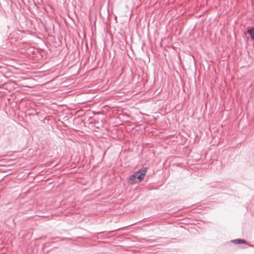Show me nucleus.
<instances>
[{"mask_svg":"<svg viewBox=\"0 0 254 254\" xmlns=\"http://www.w3.org/2000/svg\"><path fill=\"white\" fill-rule=\"evenodd\" d=\"M232 242L236 244H247V242L243 239H237L233 240Z\"/></svg>","mask_w":254,"mask_h":254,"instance_id":"obj_2","label":"nucleus"},{"mask_svg":"<svg viewBox=\"0 0 254 254\" xmlns=\"http://www.w3.org/2000/svg\"><path fill=\"white\" fill-rule=\"evenodd\" d=\"M248 32L251 38L254 39V27H252L248 30Z\"/></svg>","mask_w":254,"mask_h":254,"instance_id":"obj_3","label":"nucleus"},{"mask_svg":"<svg viewBox=\"0 0 254 254\" xmlns=\"http://www.w3.org/2000/svg\"><path fill=\"white\" fill-rule=\"evenodd\" d=\"M147 167L143 168L139 170L134 172L129 179V182L130 184H133L140 182L143 179L146 173Z\"/></svg>","mask_w":254,"mask_h":254,"instance_id":"obj_1","label":"nucleus"}]
</instances>
